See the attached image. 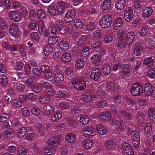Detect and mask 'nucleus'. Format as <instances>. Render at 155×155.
I'll use <instances>...</instances> for the list:
<instances>
[{
  "mask_svg": "<svg viewBox=\"0 0 155 155\" xmlns=\"http://www.w3.org/2000/svg\"><path fill=\"white\" fill-rule=\"evenodd\" d=\"M144 115L143 112L138 111L136 118L138 122L139 123H143L144 120Z\"/></svg>",
  "mask_w": 155,
  "mask_h": 155,
  "instance_id": "obj_45",
  "label": "nucleus"
},
{
  "mask_svg": "<svg viewBox=\"0 0 155 155\" xmlns=\"http://www.w3.org/2000/svg\"><path fill=\"white\" fill-rule=\"evenodd\" d=\"M49 13L52 16H57L56 13V10L54 6H51L49 7L48 8Z\"/></svg>",
  "mask_w": 155,
  "mask_h": 155,
  "instance_id": "obj_60",
  "label": "nucleus"
},
{
  "mask_svg": "<svg viewBox=\"0 0 155 155\" xmlns=\"http://www.w3.org/2000/svg\"><path fill=\"white\" fill-rule=\"evenodd\" d=\"M60 143L61 137L58 136L49 138L48 141V144L53 147H58Z\"/></svg>",
  "mask_w": 155,
  "mask_h": 155,
  "instance_id": "obj_9",
  "label": "nucleus"
},
{
  "mask_svg": "<svg viewBox=\"0 0 155 155\" xmlns=\"http://www.w3.org/2000/svg\"><path fill=\"white\" fill-rule=\"evenodd\" d=\"M92 62L93 64H97L99 63L101 61V58L98 54H95L92 56L91 58Z\"/></svg>",
  "mask_w": 155,
  "mask_h": 155,
  "instance_id": "obj_43",
  "label": "nucleus"
},
{
  "mask_svg": "<svg viewBox=\"0 0 155 155\" xmlns=\"http://www.w3.org/2000/svg\"><path fill=\"white\" fill-rule=\"evenodd\" d=\"M9 15L10 18L15 21H19L22 19V16L18 12L11 11L9 12Z\"/></svg>",
  "mask_w": 155,
  "mask_h": 155,
  "instance_id": "obj_10",
  "label": "nucleus"
},
{
  "mask_svg": "<svg viewBox=\"0 0 155 155\" xmlns=\"http://www.w3.org/2000/svg\"><path fill=\"white\" fill-rule=\"evenodd\" d=\"M52 47L49 45L46 46L44 48V53L46 56H48L53 51Z\"/></svg>",
  "mask_w": 155,
  "mask_h": 155,
  "instance_id": "obj_49",
  "label": "nucleus"
},
{
  "mask_svg": "<svg viewBox=\"0 0 155 155\" xmlns=\"http://www.w3.org/2000/svg\"><path fill=\"white\" fill-rule=\"evenodd\" d=\"M80 55L84 57H87L90 53L89 48L86 46L80 47Z\"/></svg>",
  "mask_w": 155,
  "mask_h": 155,
  "instance_id": "obj_25",
  "label": "nucleus"
},
{
  "mask_svg": "<svg viewBox=\"0 0 155 155\" xmlns=\"http://www.w3.org/2000/svg\"><path fill=\"white\" fill-rule=\"evenodd\" d=\"M154 91V87L150 84L146 83L145 84L144 92L145 95L147 97L152 95Z\"/></svg>",
  "mask_w": 155,
  "mask_h": 155,
  "instance_id": "obj_17",
  "label": "nucleus"
},
{
  "mask_svg": "<svg viewBox=\"0 0 155 155\" xmlns=\"http://www.w3.org/2000/svg\"><path fill=\"white\" fill-rule=\"evenodd\" d=\"M111 5V0H104L101 4V9L104 12L109 10Z\"/></svg>",
  "mask_w": 155,
  "mask_h": 155,
  "instance_id": "obj_18",
  "label": "nucleus"
},
{
  "mask_svg": "<svg viewBox=\"0 0 155 155\" xmlns=\"http://www.w3.org/2000/svg\"><path fill=\"white\" fill-rule=\"evenodd\" d=\"M101 73L99 68H95L91 71L90 78L94 81H97L101 76Z\"/></svg>",
  "mask_w": 155,
  "mask_h": 155,
  "instance_id": "obj_8",
  "label": "nucleus"
},
{
  "mask_svg": "<svg viewBox=\"0 0 155 155\" xmlns=\"http://www.w3.org/2000/svg\"><path fill=\"white\" fill-rule=\"evenodd\" d=\"M27 131V129L26 127H23L19 128L17 130V134L19 137H23Z\"/></svg>",
  "mask_w": 155,
  "mask_h": 155,
  "instance_id": "obj_36",
  "label": "nucleus"
},
{
  "mask_svg": "<svg viewBox=\"0 0 155 155\" xmlns=\"http://www.w3.org/2000/svg\"><path fill=\"white\" fill-rule=\"evenodd\" d=\"M58 40V38L56 36H51L49 38L48 43L49 45H54L57 43Z\"/></svg>",
  "mask_w": 155,
  "mask_h": 155,
  "instance_id": "obj_46",
  "label": "nucleus"
},
{
  "mask_svg": "<svg viewBox=\"0 0 155 155\" xmlns=\"http://www.w3.org/2000/svg\"><path fill=\"white\" fill-rule=\"evenodd\" d=\"M135 34L134 32L130 31L127 33L125 38V41L128 45H130L133 42L135 38Z\"/></svg>",
  "mask_w": 155,
  "mask_h": 155,
  "instance_id": "obj_12",
  "label": "nucleus"
},
{
  "mask_svg": "<svg viewBox=\"0 0 155 155\" xmlns=\"http://www.w3.org/2000/svg\"><path fill=\"white\" fill-rule=\"evenodd\" d=\"M18 26L14 24H12L9 30L10 34L13 36H15L18 35Z\"/></svg>",
  "mask_w": 155,
  "mask_h": 155,
  "instance_id": "obj_21",
  "label": "nucleus"
},
{
  "mask_svg": "<svg viewBox=\"0 0 155 155\" xmlns=\"http://www.w3.org/2000/svg\"><path fill=\"white\" fill-rule=\"evenodd\" d=\"M8 78L5 75H2L0 76V83L2 85L5 86L7 85L8 82Z\"/></svg>",
  "mask_w": 155,
  "mask_h": 155,
  "instance_id": "obj_62",
  "label": "nucleus"
},
{
  "mask_svg": "<svg viewBox=\"0 0 155 155\" xmlns=\"http://www.w3.org/2000/svg\"><path fill=\"white\" fill-rule=\"evenodd\" d=\"M71 114L73 116L78 114L81 111L80 107L77 106L73 107L71 108Z\"/></svg>",
  "mask_w": 155,
  "mask_h": 155,
  "instance_id": "obj_47",
  "label": "nucleus"
},
{
  "mask_svg": "<svg viewBox=\"0 0 155 155\" xmlns=\"http://www.w3.org/2000/svg\"><path fill=\"white\" fill-rule=\"evenodd\" d=\"M134 49V53L137 56L141 55L142 52V48L139 42H135L133 45Z\"/></svg>",
  "mask_w": 155,
  "mask_h": 155,
  "instance_id": "obj_14",
  "label": "nucleus"
},
{
  "mask_svg": "<svg viewBox=\"0 0 155 155\" xmlns=\"http://www.w3.org/2000/svg\"><path fill=\"white\" fill-rule=\"evenodd\" d=\"M76 11L74 9L68 10L66 13L64 19L67 23H70L75 18L76 16Z\"/></svg>",
  "mask_w": 155,
  "mask_h": 155,
  "instance_id": "obj_6",
  "label": "nucleus"
},
{
  "mask_svg": "<svg viewBox=\"0 0 155 155\" xmlns=\"http://www.w3.org/2000/svg\"><path fill=\"white\" fill-rule=\"evenodd\" d=\"M154 61L151 57L145 58L144 61V64L146 66L150 67L154 63Z\"/></svg>",
  "mask_w": 155,
  "mask_h": 155,
  "instance_id": "obj_50",
  "label": "nucleus"
},
{
  "mask_svg": "<svg viewBox=\"0 0 155 155\" xmlns=\"http://www.w3.org/2000/svg\"><path fill=\"white\" fill-rule=\"evenodd\" d=\"M102 69L103 73L106 76H108L110 74L111 68L107 64L104 65Z\"/></svg>",
  "mask_w": 155,
  "mask_h": 155,
  "instance_id": "obj_48",
  "label": "nucleus"
},
{
  "mask_svg": "<svg viewBox=\"0 0 155 155\" xmlns=\"http://www.w3.org/2000/svg\"><path fill=\"white\" fill-rule=\"evenodd\" d=\"M60 108L62 110L66 109L69 107V104L66 101H61L59 103Z\"/></svg>",
  "mask_w": 155,
  "mask_h": 155,
  "instance_id": "obj_56",
  "label": "nucleus"
},
{
  "mask_svg": "<svg viewBox=\"0 0 155 155\" xmlns=\"http://www.w3.org/2000/svg\"><path fill=\"white\" fill-rule=\"evenodd\" d=\"M112 22V16L109 14H106L100 19L99 25L103 28H107L110 26Z\"/></svg>",
  "mask_w": 155,
  "mask_h": 155,
  "instance_id": "obj_1",
  "label": "nucleus"
},
{
  "mask_svg": "<svg viewBox=\"0 0 155 155\" xmlns=\"http://www.w3.org/2000/svg\"><path fill=\"white\" fill-rule=\"evenodd\" d=\"M96 130L99 134L101 135L106 134L107 132L106 128L102 124H99L97 125Z\"/></svg>",
  "mask_w": 155,
  "mask_h": 155,
  "instance_id": "obj_30",
  "label": "nucleus"
},
{
  "mask_svg": "<svg viewBox=\"0 0 155 155\" xmlns=\"http://www.w3.org/2000/svg\"><path fill=\"white\" fill-rule=\"evenodd\" d=\"M72 83L74 88L78 91H82L86 87L85 81L81 78L74 79L72 81Z\"/></svg>",
  "mask_w": 155,
  "mask_h": 155,
  "instance_id": "obj_2",
  "label": "nucleus"
},
{
  "mask_svg": "<svg viewBox=\"0 0 155 155\" xmlns=\"http://www.w3.org/2000/svg\"><path fill=\"white\" fill-rule=\"evenodd\" d=\"M121 150L125 155H134V153L132 147L127 142H124L122 143Z\"/></svg>",
  "mask_w": 155,
  "mask_h": 155,
  "instance_id": "obj_4",
  "label": "nucleus"
},
{
  "mask_svg": "<svg viewBox=\"0 0 155 155\" xmlns=\"http://www.w3.org/2000/svg\"><path fill=\"white\" fill-rule=\"evenodd\" d=\"M74 25L76 28H80L82 27L83 23L78 19H76L74 21Z\"/></svg>",
  "mask_w": 155,
  "mask_h": 155,
  "instance_id": "obj_64",
  "label": "nucleus"
},
{
  "mask_svg": "<svg viewBox=\"0 0 155 155\" xmlns=\"http://www.w3.org/2000/svg\"><path fill=\"white\" fill-rule=\"evenodd\" d=\"M148 114L151 120L154 123L155 122V110L152 108H149Z\"/></svg>",
  "mask_w": 155,
  "mask_h": 155,
  "instance_id": "obj_44",
  "label": "nucleus"
},
{
  "mask_svg": "<svg viewBox=\"0 0 155 155\" xmlns=\"http://www.w3.org/2000/svg\"><path fill=\"white\" fill-rule=\"evenodd\" d=\"M123 24V20L121 18H116L113 22V28L115 30L119 29Z\"/></svg>",
  "mask_w": 155,
  "mask_h": 155,
  "instance_id": "obj_26",
  "label": "nucleus"
},
{
  "mask_svg": "<svg viewBox=\"0 0 155 155\" xmlns=\"http://www.w3.org/2000/svg\"><path fill=\"white\" fill-rule=\"evenodd\" d=\"M64 80V76L61 73L56 72L54 74V81L58 83H61Z\"/></svg>",
  "mask_w": 155,
  "mask_h": 155,
  "instance_id": "obj_22",
  "label": "nucleus"
},
{
  "mask_svg": "<svg viewBox=\"0 0 155 155\" xmlns=\"http://www.w3.org/2000/svg\"><path fill=\"white\" fill-rule=\"evenodd\" d=\"M59 47L62 50L65 51L68 49L69 45L68 43L66 41H61L59 44Z\"/></svg>",
  "mask_w": 155,
  "mask_h": 155,
  "instance_id": "obj_35",
  "label": "nucleus"
},
{
  "mask_svg": "<svg viewBox=\"0 0 155 155\" xmlns=\"http://www.w3.org/2000/svg\"><path fill=\"white\" fill-rule=\"evenodd\" d=\"M121 116L124 119L127 120H132L133 115L130 112L123 110L120 113Z\"/></svg>",
  "mask_w": 155,
  "mask_h": 155,
  "instance_id": "obj_24",
  "label": "nucleus"
},
{
  "mask_svg": "<svg viewBox=\"0 0 155 155\" xmlns=\"http://www.w3.org/2000/svg\"><path fill=\"white\" fill-rule=\"evenodd\" d=\"M83 95L82 100L87 103L93 101L97 98L95 94L89 91L84 93L83 94Z\"/></svg>",
  "mask_w": 155,
  "mask_h": 155,
  "instance_id": "obj_5",
  "label": "nucleus"
},
{
  "mask_svg": "<svg viewBox=\"0 0 155 155\" xmlns=\"http://www.w3.org/2000/svg\"><path fill=\"white\" fill-rule=\"evenodd\" d=\"M84 135L87 137L91 138L95 135V130L91 127H88L85 128L83 131Z\"/></svg>",
  "mask_w": 155,
  "mask_h": 155,
  "instance_id": "obj_13",
  "label": "nucleus"
},
{
  "mask_svg": "<svg viewBox=\"0 0 155 155\" xmlns=\"http://www.w3.org/2000/svg\"><path fill=\"white\" fill-rule=\"evenodd\" d=\"M100 118L102 121H109L111 118V114L109 111L102 112L99 115Z\"/></svg>",
  "mask_w": 155,
  "mask_h": 155,
  "instance_id": "obj_23",
  "label": "nucleus"
},
{
  "mask_svg": "<svg viewBox=\"0 0 155 155\" xmlns=\"http://www.w3.org/2000/svg\"><path fill=\"white\" fill-rule=\"evenodd\" d=\"M128 135H131V137L132 139H135L136 138H140L139 133L138 131L136 130H131L130 129H128L127 131Z\"/></svg>",
  "mask_w": 155,
  "mask_h": 155,
  "instance_id": "obj_32",
  "label": "nucleus"
},
{
  "mask_svg": "<svg viewBox=\"0 0 155 155\" xmlns=\"http://www.w3.org/2000/svg\"><path fill=\"white\" fill-rule=\"evenodd\" d=\"M97 94L99 96L101 97L104 96L105 93L103 90V87L100 86L97 87Z\"/></svg>",
  "mask_w": 155,
  "mask_h": 155,
  "instance_id": "obj_63",
  "label": "nucleus"
},
{
  "mask_svg": "<svg viewBox=\"0 0 155 155\" xmlns=\"http://www.w3.org/2000/svg\"><path fill=\"white\" fill-rule=\"evenodd\" d=\"M87 41V37L86 35H82L79 39L77 42L78 45L80 47L85 46L84 45Z\"/></svg>",
  "mask_w": 155,
  "mask_h": 155,
  "instance_id": "obj_29",
  "label": "nucleus"
},
{
  "mask_svg": "<svg viewBox=\"0 0 155 155\" xmlns=\"http://www.w3.org/2000/svg\"><path fill=\"white\" fill-rule=\"evenodd\" d=\"M38 31L40 34L43 32V29L45 28L44 22L42 21H39L38 23Z\"/></svg>",
  "mask_w": 155,
  "mask_h": 155,
  "instance_id": "obj_57",
  "label": "nucleus"
},
{
  "mask_svg": "<svg viewBox=\"0 0 155 155\" xmlns=\"http://www.w3.org/2000/svg\"><path fill=\"white\" fill-rule=\"evenodd\" d=\"M31 88L33 91L35 92L39 93L41 91V85L39 84H35L32 85Z\"/></svg>",
  "mask_w": 155,
  "mask_h": 155,
  "instance_id": "obj_53",
  "label": "nucleus"
},
{
  "mask_svg": "<svg viewBox=\"0 0 155 155\" xmlns=\"http://www.w3.org/2000/svg\"><path fill=\"white\" fill-rule=\"evenodd\" d=\"M143 89V87L141 85L138 83H135L131 86L130 91L133 96H138L142 94Z\"/></svg>",
  "mask_w": 155,
  "mask_h": 155,
  "instance_id": "obj_3",
  "label": "nucleus"
},
{
  "mask_svg": "<svg viewBox=\"0 0 155 155\" xmlns=\"http://www.w3.org/2000/svg\"><path fill=\"white\" fill-rule=\"evenodd\" d=\"M116 84L112 82H108L107 84V88L111 92L115 91L117 88Z\"/></svg>",
  "mask_w": 155,
  "mask_h": 155,
  "instance_id": "obj_34",
  "label": "nucleus"
},
{
  "mask_svg": "<svg viewBox=\"0 0 155 155\" xmlns=\"http://www.w3.org/2000/svg\"><path fill=\"white\" fill-rule=\"evenodd\" d=\"M153 10L150 7H146L143 10L142 15L144 18H148L152 14Z\"/></svg>",
  "mask_w": 155,
  "mask_h": 155,
  "instance_id": "obj_28",
  "label": "nucleus"
},
{
  "mask_svg": "<svg viewBox=\"0 0 155 155\" xmlns=\"http://www.w3.org/2000/svg\"><path fill=\"white\" fill-rule=\"evenodd\" d=\"M37 15L38 18L42 20L44 19L45 17V14L43 10L40 9L37 11Z\"/></svg>",
  "mask_w": 155,
  "mask_h": 155,
  "instance_id": "obj_52",
  "label": "nucleus"
},
{
  "mask_svg": "<svg viewBox=\"0 0 155 155\" xmlns=\"http://www.w3.org/2000/svg\"><path fill=\"white\" fill-rule=\"evenodd\" d=\"M27 152V149L23 147H18L17 150L18 155H25Z\"/></svg>",
  "mask_w": 155,
  "mask_h": 155,
  "instance_id": "obj_55",
  "label": "nucleus"
},
{
  "mask_svg": "<svg viewBox=\"0 0 155 155\" xmlns=\"http://www.w3.org/2000/svg\"><path fill=\"white\" fill-rule=\"evenodd\" d=\"M80 121L82 124L86 125L89 123L90 119L88 116L82 115L80 117Z\"/></svg>",
  "mask_w": 155,
  "mask_h": 155,
  "instance_id": "obj_39",
  "label": "nucleus"
},
{
  "mask_svg": "<svg viewBox=\"0 0 155 155\" xmlns=\"http://www.w3.org/2000/svg\"><path fill=\"white\" fill-rule=\"evenodd\" d=\"M42 111L45 114L49 115L54 111V107L48 104L42 107Z\"/></svg>",
  "mask_w": 155,
  "mask_h": 155,
  "instance_id": "obj_16",
  "label": "nucleus"
},
{
  "mask_svg": "<svg viewBox=\"0 0 155 155\" xmlns=\"http://www.w3.org/2000/svg\"><path fill=\"white\" fill-rule=\"evenodd\" d=\"M112 124H114L115 128L118 131H123L125 128L124 124L120 120H117L115 117L112 120Z\"/></svg>",
  "mask_w": 155,
  "mask_h": 155,
  "instance_id": "obj_7",
  "label": "nucleus"
},
{
  "mask_svg": "<svg viewBox=\"0 0 155 155\" xmlns=\"http://www.w3.org/2000/svg\"><path fill=\"white\" fill-rule=\"evenodd\" d=\"M97 105L100 107L103 108L105 106H107L108 104L106 101L101 100L97 102Z\"/></svg>",
  "mask_w": 155,
  "mask_h": 155,
  "instance_id": "obj_59",
  "label": "nucleus"
},
{
  "mask_svg": "<svg viewBox=\"0 0 155 155\" xmlns=\"http://www.w3.org/2000/svg\"><path fill=\"white\" fill-rule=\"evenodd\" d=\"M8 28L6 22L3 19L0 18V29H6Z\"/></svg>",
  "mask_w": 155,
  "mask_h": 155,
  "instance_id": "obj_58",
  "label": "nucleus"
},
{
  "mask_svg": "<svg viewBox=\"0 0 155 155\" xmlns=\"http://www.w3.org/2000/svg\"><path fill=\"white\" fill-rule=\"evenodd\" d=\"M145 43L149 49H152L154 48L155 42L152 39L149 38H147Z\"/></svg>",
  "mask_w": 155,
  "mask_h": 155,
  "instance_id": "obj_40",
  "label": "nucleus"
},
{
  "mask_svg": "<svg viewBox=\"0 0 155 155\" xmlns=\"http://www.w3.org/2000/svg\"><path fill=\"white\" fill-rule=\"evenodd\" d=\"M85 30L87 32H90L95 29L96 25L94 22L87 20L85 21Z\"/></svg>",
  "mask_w": 155,
  "mask_h": 155,
  "instance_id": "obj_15",
  "label": "nucleus"
},
{
  "mask_svg": "<svg viewBox=\"0 0 155 155\" xmlns=\"http://www.w3.org/2000/svg\"><path fill=\"white\" fill-rule=\"evenodd\" d=\"M64 72L65 74L69 77L72 76L74 73V70L72 68H67L65 69Z\"/></svg>",
  "mask_w": 155,
  "mask_h": 155,
  "instance_id": "obj_54",
  "label": "nucleus"
},
{
  "mask_svg": "<svg viewBox=\"0 0 155 155\" xmlns=\"http://www.w3.org/2000/svg\"><path fill=\"white\" fill-rule=\"evenodd\" d=\"M124 18L126 21H130L134 16L133 10L132 8L128 7L126 8L124 12Z\"/></svg>",
  "mask_w": 155,
  "mask_h": 155,
  "instance_id": "obj_11",
  "label": "nucleus"
},
{
  "mask_svg": "<svg viewBox=\"0 0 155 155\" xmlns=\"http://www.w3.org/2000/svg\"><path fill=\"white\" fill-rule=\"evenodd\" d=\"M65 138L66 141L70 143L74 142L76 140L75 134L71 133H68L65 135Z\"/></svg>",
  "mask_w": 155,
  "mask_h": 155,
  "instance_id": "obj_27",
  "label": "nucleus"
},
{
  "mask_svg": "<svg viewBox=\"0 0 155 155\" xmlns=\"http://www.w3.org/2000/svg\"><path fill=\"white\" fill-rule=\"evenodd\" d=\"M58 16L57 15L55 17L56 20L55 21L56 25L58 28L63 27V26H64V22L61 20L58 19Z\"/></svg>",
  "mask_w": 155,
  "mask_h": 155,
  "instance_id": "obj_61",
  "label": "nucleus"
},
{
  "mask_svg": "<svg viewBox=\"0 0 155 155\" xmlns=\"http://www.w3.org/2000/svg\"><path fill=\"white\" fill-rule=\"evenodd\" d=\"M93 144V142L91 140H85L82 143V145L86 149H90Z\"/></svg>",
  "mask_w": 155,
  "mask_h": 155,
  "instance_id": "obj_33",
  "label": "nucleus"
},
{
  "mask_svg": "<svg viewBox=\"0 0 155 155\" xmlns=\"http://www.w3.org/2000/svg\"><path fill=\"white\" fill-rule=\"evenodd\" d=\"M70 6V4L67 2H64L63 1H59L58 2L57 8L64 9L68 8Z\"/></svg>",
  "mask_w": 155,
  "mask_h": 155,
  "instance_id": "obj_42",
  "label": "nucleus"
},
{
  "mask_svg": "<svg viewBox=\"0 0 155 155\" xmlns=\"http://www.w3.org/2000/svg\"><path fill=\"white\" fill-rule=\"evenodd\" d=\"M57 94L60 97L69 98L70 97L69 94L66 91H58L57 92Z\"/></svg>",
  "mask_w": 155,
  "mask_h": 155,
  "instance_id": "obj_51",
  "label": "nucleus"
},
{
  "mask_svg": "<svg viewBox=\"0 0 155 155\" xmlns=\"http://www.w3.org/2000/svg\"><path fill=\"white\" fill-rule=\"evenodd\" d=\"M71 54L69 53H64L61 57L62 61L66 63L68 62L71 60Z\"/></svg>",
  "mask_w": 155,
  "mask_h": 155,
  "instance_id": "obj_37",
  "label": "nucleus"
},
{
  "mask_svg": "<svg viewBox=\"0 0 155 155\" xmlns=\"http://www.w3.org/2000/svg\"><path fill=\"white\" fill-rule=\"evenodd\" d=\"M104 146L107 150L113 151L114 150L115 142L111 140H107L105 142Z\"/></svg>",
  "mask_w": 155,
  "mask_h": 155,
  "instance_id": "obj_19",
  "label": "nucleus"
},
{
  "mask_svg": "<svg viewBox=\"0 0 155 155\" xmlns=\"http://www.w3.org/2000/svg\"><path fill=\"white\" fill-rule=\"evenodd\" d=\"M115 7L118 10L121 11L124 9L126 5V0H118L115 4Z\"/></svg>",
  "mask_w": 155,
  "mask_h": 155,
  "instance_id": "obj_20",
  "label": "nucleus"
},
{
  "mask_svg": "<svg viewBox=\"0 0 155 155\" xmlns=\"http://www.w3.org/2000/svg\"><path fill=\"white\" fill-rule=\"evenodd\" d=\"M84 61L81 59L77 60L76 61L75 68L78 70L82 69L84 66Z\"/></svg>",
  "mask_w": 155,
  "mask_h": 155,
  "instance_id": "obj_38",
  "label": "nucleus"
},
{
  "mask_svg": "<svg viewBox=\"0 0 155 155\" xmlns=\"http://www.w3.org/2000/svg\"><path fill=\"white\" fill-rule=\"evenodd\" d=\"M62 114L59 111H58L53 114L51 117V119L53 121L56 122L61 118Z\"/></svg>",
  "mask_w": 155,
  "mask_h": 155,
  "instance_id": "obj_41",
  "label": "nucleus"
},
{
  "mask_svg": "<svg viewBox=\"0 0 155 155\" xmlns=\"http://www.w3.org/2000/svg\"><path fill=\"white\" fill-rule=\"evenodd\" d=\"M2 136L4 137L10 138L14 135V130L12 129H8L4 131L2 134Z\"/></svg>",
  "mask_w": 155,
  "mask_h": 155,
  "instance_id": "obj_31",
  "label": "nucleus"
}]
</instances>
